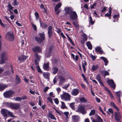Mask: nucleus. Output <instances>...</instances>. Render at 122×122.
I'll return each instance as SVG.
<instances>
[{
    "instance_id": "nucleus-1",
    "label": "nucleus",
    "mask_w": 122,
    "mask_h": 122,
    "mask_svg": "<svg viewBox=\"0 0 122 122\" xmlns=\"http://www.w3.org/2000/svg\"><path fill=\"white\" fill-rule=\"evenodd\" d=\"M1 112L2 114L4 117H7L8 115L12 118L15 117L13 114L12 112L5 109H2Z\"/></svg>"
},
{
    "instance_id": "nucleus-2",
    "label": "nucleus",
    "mask_w": 122,
    "mask_h": 122,
    "mask_svg": "<svg viewBox=\"0 0 122 122\" xmlns=\"http://www.w3.org/2000/svg\"><path fill=\"white\" fill-rule=\"evenodd\" d=\"M15 94V92L14 91L10 90L4 93L3 95L5 98H10L14 96Z\"/></svg>"
},
{
    "instance_id": "nucleus-3",
    "label": "nucleus",
    "mask_w": 122,
    "mask_h": 122,
    "mask_svg": "<svg viewBox=\"0 0 122 122\" xmlns=\"http://www.w3.org/2000/svg\"><path fill=\"white\" fill-rule=\"evenodd\" d=\"M60 97L61 99L66 101H69L71 100V95L66 92H63V94L61 95Z\"/></svg>"
},
{
    "instance_id": "nucleus-4",
    "label": "nucleus",
    "mask_w": 122,
    "mask_h": 122,
    "mask_svg": "<svg viewBox=\"0 0 122 122\" xmlns=\"http://www.w3.org/2000/svg\"><path fill=\"white\" fill-rule=\"evenodd\" d=\"M38 35L39 37L36 36L35 38L36 40L38 43H40L45 40V34L44 32H42L39 33Z\"/></svg>"
},
{
    "instance_id": "nucleus-5",
    "label": "nucleus",
    "mask_w": 122,
    "mask_h": 122,
    "mask_svg": "<svg viewBox=\"0 0 122 122\" xmlns=\"http://www.w3.org/2000/svg\"><path fill=\"white\" fill-rule=\"evenodd\" d=\"M0 56L1 59L0 60V64H1L4 63L5 61L8 59L6 52L5 51L2 52Z\"/></svg>"
},
{
    "instance_id": "nucleus-6",
    "label": "nucleus",
    "mask_w": 122,
    "mask_h": 122,
    "mask_svg": "<svg viewBox=\"0 0 122 122\" xmlns=\"http://www.w3.org/2000/svg\"><path fill=\"white\" fill-rule=\"evenodd\" d=\"M59 78L60 79L59 83L60 84H62L65 81V78L64 77L61 76L59 77L58 76H56L54 79V83L57 82V81L58 80Z\"/></svg>"
},
{
    "instance_id": "nucleus-7",
    "label": "nucleus",
    "mask_w": 122,
    "mask_h": 122,
    "mask_svg": "<svg viewBox=\"0 0 122 122\" xmlns=\"http://www.w3.org/2000/svg\"><path fill=\"white\" fill-rule=\"evenodd\" d=\"M6 38L10 41H12L14 39L13 33L10 32H8L6 35Z\"/></svg>"
},
{
    "instance_id": "nucleus-8",
    "label": "nucleus",
    "mask_w": 122,
    "mask_h": 122,
    "mask_svg": "<svg viewBox=\"0 0 122 122\" xmlns=\"http://www.w3.org/2000/svg\"><path fill=\"white\" fill-rule=\"evenodd\" d=\"M76 111L79 112H80L83 115L86 113V112L85 111V107L84 106H79L76 110Z\"/></svg>"
},
{
    "instance_id": "nucleus-9",
    "label": "nucleus",
    "mask_w": 122,
    "mask_h": 122,
    "mask_svg": "<svg viewBox=\"0 0 122 122\" xmlns=\"http://www.w3.org/2000/svg\"><path fill=\"white\" fill-rule=\"evenodd\" d=\"M69 15L70 18L71 20H76L77 18V15L74 11H73Z\"/></svg>"
},
{
    "instance_id": "nucleus-10",
    "label": "nucleus",
    "mask_w": 122,
    "mask_h": 122,
    "mask_svg": "<svg viewBox=\"0 0 122 122\" xmlns=\"http://www.w3.org/2000/svg\"><path fill=\"white\" fill-rule=\"evenodd\" d=\"M107 83L111 86L114 89L115 88L116 86L114 83L113 81L112 80H108L107 81Z\"/></svg>"
},
{
    "instance_id": "nucleus-11",
    "label": "nucleus",
    "mask_w": 122,
    "mask_h": 122,
    "mask_svg": "<svg viewBox=\"0 0 122 122\" xmlns=\"http://www.w3.org/2000/svg\"><path fill=\"white\" fill-rule=\"evenodd\" d=\"M72 121L73 122H78L80 120V118L78 115H74L71 117Z\"/></svg>"
},
{
    "instance_id": "nucleus-12",
    "label": "nucleus",
    "mask_w": 122,
    "mask_h": 122,
    "mask_svg": "<svg viewBox=\"0 0 122 122\" xmlns=\"http://www.w3.org/2000/svg\"><path fill=\"white\" fill-rule=\"evenodd\" d=\"M61 4L59 3L57 5L55 6V11L56 13V14H58L60 12V10H58L59 8L61 7Z\"/></svg>"
},
{
    "instance_id": "nucleus-13",
    "label": "nucleus",
    "mask_w": 122,
    "mask_h": 122,
    "mask_svg": "<svg viewBox=\"0 0 122 122\" xmlns=\"http://www.w3.org/2000/svg\"><path fill=\"white\" fill-rule=\"evenodd\" d=\"M11 108L13 109L17 110L20 107V104L16 103H12L11 105Z\"/></svg>"
},
{
    "instance_id": "nucleus-14",
    "label": "nucleus",
    "mask_w": 122,
    "mask_h": 122,
    "mask_svg": "<svg viewBox=\"0 0 122 122\" xmlns=\"http://www.w3.org/2000/svg\"><path fill=\"white\" fill-rule=\"evenodd\" d=\"M32 50L36 52H41V47L38 46L34 47L32 48Z\"/></svg>"
},
{
    "instance_id": "nucleus-15",
    "label": "nucleus",
    "mask_w": 122,
    "mask_h": 122,
    "mask_svg": "<svg viewBox=\"0 0 122 122\" xmlns=\"http://www.w3.org/2000/svg\"><path fill=\"white\" fill-rule=\"evenodd\" d=\"M115 119L118 122H119V120L121 118V116L120 113L118 112L115 113Z\"/></svg>"
},
{
    "instance_id": "nucleus-16",
    "label": "nucleus",
    "mask_w": 122,
    "mask_h": 122,
    "mask_svg": "<svg viewBox=\"0 0 122 122\" xmlns=\"http://www.w3.org/2000/svg\"><path fill=\"white\" fill-rule=\"evenodd\" d=\"M73 8L70 7H66L64 9V10L65 11L66 14L69 15L73 11Z\"/></svg>"
},
{
    "instance_id": "nucleus-17",
    "label": "nucleus",
    "mask_w": 122,
    "mask_h": 122,
    "mask_svg": "<svg viewBox=\"0 0 122 122\" xmlns=\"http://www.w3.org/2000/svg\"><path fill=\"white\" fill-rule=\"evenodd\" d=\"M11 72L9 71H6L3 73V75L5 76L9 75L10 74L14 73V72L13 70V68L12 66L11 65Z\"/></svg>"
},
{
    "instance_id": "nucleus-18",
    "label": "nucleus",
    "mask_w": 122,
    "mask_h": 122,
    "mask_svg": "<svg viewBox=\"0 0 122 122\" xmlns=\"http://www.w3.org/2000/svg\"><path fill=\"white\" fill-rule=\"evenodd\" d=\"M79 93V91L77 89H73L71 92V94L73 96H76Z\"/></svg>"
},
{
    "instance_id": "nucleus-19",
    "label": "nucleus",
    "mask_w": 122,
    "mask_h": 122,
    "mask_svg": "<svg viewBox=\"0 0 122 122\" xmlns=\"http://www.w3.org/2000/svg\"><path fill=\"white\" fill-rule=\"evenodd\" d=\"M8 86L7 84H5L3 83L0 84V91H2L4 89L6 88Z\"/></svg>"
},
{
    "instance_id": "nucleus-20",
    "label": "nucleus",
    "mask_w": 122,
    "mask_h": 122,
    "mask_svg": "<svg viewBox=\"0 0 122 122\" xmlns=\"http://www.w3.org/2000/svg\"><path fill=\"white\" fill-rule=\"evenodd\" d=\"M52 49V47H50L49 50L46 51L45 55L47 57H49L51 56Z\"/></svg>"
},
{
    "instance_id": "nucleus-21",
    "label": "nucleus",
    "mask_w": 122,
    "mask_h": 122,
    "mask_svg": "<svg viewBox=\"0 0 122 122\" xmlns=\"http://www.w3.org/2000/svg\"><path fill=\"white\" fill-rule=\"evenodd\" d=\"M27 58V56L22 55L19 56L18 59L20 61H23L26 59Z\"/></svg>"
},
{
    "instance_id": "nucleus-22",
    "label": "nucleus",
    "mask_w": 122,
    "mask_h": 122,
    "mask_svg": "<svg viewBox=\"0 0 122 122\" xmlns=\"http://www.w3.org/2000/svg\"><path fill=\"white\" fill-rule=\"evenodd\" d=\"M39 22L40 23V25L43 28L45 29L48 26V25L46 23H43L41 21V19L39 20Z\"/></svg>"
},
{
    "instance_id": "nucleus-23",
    "label": "nucleus",
    "mask_w": 122,
    "mask_h": 122,
    "mask_svg": "<svg viewBox=\"0 0 122 122\" xmlns=\"http://www.w3.org/2000/svg\"><path fill=\"white\" fill-rule=\"evenodd\" d=\"M49 62H48L47 63L44 64L43 66V67L44 69L45 70L47 71L49 70Z\"/></svg>"
},
{
    "instance_id": "nucleus-24",
    "label": "nucleus",
    "mask_w": 122,
    "mask_h": 122,
    "mask_svg": "<svg viewBox=\"0 0 122 122\" xmlns=\"http://www.w3.org/2000/svg\"><path fill=\"white\" fill-rule=\"evenodd\" d=\"M96 51L99 53L101 54H104L103 51L102 50L101 48L100 47L97 46L95 48Z\"/></svg>"
},
{
    "instance_id": "nucleus-25",
    "label": "nucleus",
    "mask_w": 122,
    "mask_h": 122,
    "mask_svg": "<svg viewBox=\"0 0 122 122\" xmlns=\"http://www.w3.org/2000/svg\"><path fill=\"white\" fill-rule=\"evenodd\" d=\"M52 27L51 26H50L49 27L48 29V33L49 37H50L52 35Z\"/></svg>"
},
{
    "instance_id": "nucleus-26",
    "label": "nucleus",
    "mask_w": 122,
    "mask_h": 122,
    "mask_svg": "<svg viewBox=\"0 0 122 122\" xmlns=\"http://www.w3.org/2000/svg\"><path fill=\"white\" fill-rule=\"evenodd\" d=\"M82 66L83 69V71L84 72H85L86 70V65L87 63L85 61H83L82 62Z\"/></svg>"
},
{
    "instance_id": "nucleus-27",
    "label": "nucleus",
    "mask_w": 122,
    "mask_h": 122,
    "mask_svg": "<svg viewBox=\"0 0 122 122\" xmlns=\"http://www.w3.org/2000/svg\"><path fill=\"white\" fill-rule=\"evenodd\" d=\"M92 122H103L102 119L101 118L100 116H98L97 117V119L96 120L94 119L92 120Z\"/></svg>"
},
{
    "instance_id": "nucleus-28",
    "label": "nucleus",
    "mask_w": 122,
    "mask_h": 122,
    "mask_svg": "<svg viewBox=\"0 0 122 122\" xmlns=\"http://www.w3.org/2000/svg\"><path fill=\"white\" fill-rule=\"evenodd\" d=\"M34 56L35 58H36L35 60L39 61H40V58L41 57V56L39 55L37 53L35 54Z\"/></svg>"
},
{
    "instance_id": "nucleus-29",
    "label": "nucleus",
    "mask_w": 122,
    "mask_h": 122,
    "mask_svg": "<svg viewBox=\"0 0 122 122\" xmlns=\"http://www.w3.org/2000/svg\"><path fill=\"white\" fill-rule=\"evenodd\" d=\"M73 23L75 27L77 30H78L79 27V25L78 24V22L77 21H74L73 22Z\"/></svg>"
},
{
    "instance_id": "nucleus-30",
    "label": "nucleus",
    "mask_w": 122,
    "mask_h": 122,
    "mask_svg": "<svg viewBox=\"0 0 122 122\" xmlns=\"http://www.w3.org/2000/svg\"><path fill=\"white\" fill-rule=\"evenodd\" d=\"M100 58L101 59H102L105 62V65L107 66L108 63V61L107 59L103 57H101Z\"/></svg>"
},
{
    "instance_id": "nucleus-31",
    "label": "nucleus",
    "mask_w": 122,
    "mask_h": 122,
    "mask_svg": "<svg viewBox=\"0 0 122 122\" xmlns=\"http://www.w3.org/2000/svg\"><path fill=\"white\" fill-rule=\"evenodd\" d=\"M52 111H50L49 112L47 115L48 117L51 119H53V115L52 114Z\"/></svg>"
},
{
    "instance_id": "nucleus-32",
    "label": "nucleus",
    "mask_w": 122,
    "mask_h": 122,
    "mask_svg": "<svg viewBox=\"0 0 122 122\" xmlns=\"http://www.w3.org/2000/svg\"><path fill=\"white\" fill-rule=\"evenodd\" d=\"M86 45L88 49L91 50L92 49V45L89 41L87 42Z\"/></svg>"
},
{
    "instance_id": "nucleus-33",
    "label": "nucleus",
    "mask_w": 122,
    "mask_h": 122,
    "mask_svg": "<svg viewBox=\"0 0 122 122\" xmlns=\"http://www.w3.org/2000/svg\"><path fill=\"white\" fill-rule=\"evenodd\" d=\"M43 75L45 78L46 79H47L49 78V73L47 72H45L43 73Z\"/></svg>"
},
{
    "instance_id": "nucleus-34",
    "label": "nucleus",
    "mask_w": 122,
    "mask_h": 122,
    "mask_svg": "<svg viewBox=\"0 0 122 122\" xmlns=\"http://www.w3.org/2000/svg\"><path fill=\"white\" fill-rule=\"evenodd\" d=\"M66 35L68 38L69 41L72 44L73 46H74V44L71 38L69 37V36L67 34H66Z\"/></svg>"
},
{
    "instance_id": "nucleus-35",
    "label": "nucleus",
    "mask_w": 122,
    "mask_h": 122,
    "mask_svg": "<svg viewBox=\"0 0 122 122\" xmlns=\"http://www.w3.org/2000/svg\"><path fill=\"white\" fill-rule=\"evenodd\" d=\"M80 101L83 103L86 102H87V100L83 97L80 98Z\"/></svg>"
},
{
    "instance_id": "nucleus-36",
    "label": "nucleus",
    "mask_w": 122,
    "mask_h": 122,
    "mask_svg": "<svg viewBox=\"0 0 122 122\" xmlns=\"http://www.w3.org/2000/svg\"><path fill=\"white\" fill-rule=\"evenodd\" d=\"M98 66L97 65H93L92 68V71H94L96 70L98 68Z\"/></svg>"
},
{
    "instance_id": "nucleus-37",
    "label": "nucleus",
    "mask_w": 122,
    "mask_h": 122,
    "mask_svg": "<svg viewBox=\"0 0 122 122\" xmlns=\"http://www.w3.org/2000/svg\"><path fill=\"white\" fill-rule=\"evenodd\" d=\"M111 106L112 107H113L115 108L118 111L119 110V109L115 105L114 103L113 102H111Z\"/></svg>"
},
{
    "instance_id": "nucleus-38",
    "label": "nucleus",
    "mask_w": 122,
    "mask_h": 122,
    "mask_svg": "<svg viewBox=\"0 0 122 122\" xmlns=\"http://www.w3.org/2000/svg\"><path fill=\"white\" fill-rule=\"evenodd\" d=\"M102 73L105 76L106 75H108L109 74V72L105 70L102 71Z\"/></svg>"
},
{
    "instance_id": "nucleus-39",
    "label": "nucleus",
    "mask_w": 122,
    "mask_h": 122,
    "mask_svg": "<svg viewBox=\"0 0 122 122\" xmlns=\"http://www.w3.org/2000/svg\"><path fill=\"white\" fill-rule=\"evenodd\" d=\"M13 100H15L16 101L20 102L21 101V98L20 97H14L13 98Z\"/></svg>"
},
{
    "instance_id": "nucleus-40",
    "label": "nucleus",
    "mask_w": 122,
    "mask_h": 122,
    "mask_svg": "<svg viewBox=\"0 0 122 122\" xmlns=\"http://www.w3.org/2000/svg\"><path fill=\"white\" fill-rule=\"evenodd\" d=\"M15 81H16V83L19 84L20 82V79L19 77L17 76H16Z\"/></svg>"
},
{
    "instance_id": "nucleus-41",
    "label": "nucleus",
    "mask_w": 122,
    "mask_h": 122,
    "mask_svg": "<svg viewBox=\"0 0 122 122\" xmlns=\"http://www.w3.org/2000/svg\"><path fill=\"white\" fill-rule=\"evenodd\" d=\"M61 102V108L64 109L65 108H66V106L64 102Z\"/></svg>"
},
{
    "instance_id": "nucleus-42",
    "label": "nucleus",
    "mask_w": 122,
    "mask_h": 122,
    "mask_svg": "<svg viewBox=\"0 0 122 122\" xmlns=\"http://www.w3.org/2000/svg\"><path fill=\"white\" fill-rule=\"evenodd\" d=\"M36 68L37 69L39 73H42V71L41 70L39 65L37 66H36Z\"/></svg>"
},
{
    "instance_id": "nucleus-43",
    "label": "nucleus",
    "mask_w": 122,
    "mask_h": 122,
    "mask_svg": "<svg viewBox=\"0 0 122 122\" xmlns=\"http://www.w3.org/2000/svg\"><path fill=\"white\" fill-rule=\"evenodd\" d=\"M89 23H90L92 25H93L94 24V22L93 20H92V19L91 16L89 17Z\"/></svg>"
},
{
    "instance_id": "nucleus-44",
    "label": "nucleus",
    "mask_w": 122,
    "mask_h": 122,
    "mask_svg": "<svg viewBox=\"0 0 122 122\" xmlns=\"http://www.w3.org/2000/svg\"><path fill=\"white\" fill-rule=\"evenodd\" d=\"M7 6L9 8V10H13V7H12L10 3H8V5H7Z\"/></svg>"
},
{
    "instance_id": "nucleus-45",
    "label": "nucleus",
    "mask_w": 122,
    "mask_h": 122,
    "mask_svg": "<svg viewBox=\"0 0 122 122\" xmlns=\"http://www.w3.org/2000/svg\"><path fill=\"white\" fill-rule=\"evenodd\" d=\"M95 112V110H91L90 113L89 114L90 116L94 115Z\"/></svg>"
},
{
    "instance_id": "nucleus-46",
    "label": "nucleus",
    "mask_w": 122,
    "mask_h": 122,
    "mask_svg": "<svg viewBox=\"0 0 122 122\" xmlns=\"http://www.w3.org/2000/svg\"><path fill=\"white\" fill-rule=\"evenodd\" d=\"M75 103H72L70 104V106L72 109L75 110V108L74 106Z\"/></svg>"
},
{
    "instance_id": "nucleus-47",
    "label": "nucleus",
    "mask_w": 122,
    "mask_h": 122,
    "mask_svg": "<svg viewBox=\"0 0 122 122\" xmlns=\"http://www.w3.org/2000/svg\"><path fill=\"white\" fill-rule=\"evenodd\" d=\"M108 93L110 95V97H111L112 99H114V96H113L112 94L111 93V92H110V91H108Z\"/></svg>"
},
{
    "instance_id": "nucleus-48",
    "label": "nucleus",
    "mask_w": 122,
    "mask_h": 122,
    "mask_svg": "<svg viewBox=\"0 0 122 122\" xmlns=\"http://www.w3.org/2000/svg\"><path fill=\"white\" fill-rule=\"evenodd\" d=\"M69 86V84H68L62 86V87L63 89H66Z\"/></svg>"
},
{
    "instance_id": "nucleus-49",
    "label": "nucleus",
    "mask_w": 122,
    "mask_h": 122,
    "mask_svg": "<svg viewBox=\"0 0 122 122\" xmlns=\"http://www.w3.org/2000/svg\"><path fill=\"white\" fill-rule=\"evenodd\" d=\"M19 3L17 0H14L13 2V5L15 6L18 5Z\"/></svg>"
},
{
    "instance_id": "nucleus-50",
    "label": "nucleus",
    "mask_w": 122,
    "mask_h": 122,
    "mask_svg": "<svg viewBox=\"0 0 122 122\" xmlns=\"http://www.w3.org/2000/svg\"><path fill=\"white\" fill-rule=\"evenodd\" d=\"M83 36V39L84 40V41H86L87 40V36L86 34L84 33H83V34L82 35Z\"/></svg>"
},
{
    "instance_id": "nucleus-51",
    "label": "nucleus",
    "mask_w": 122,
    "mask_h": 122,
    "mask_svg": "<svg viewBox=\"0 0 122 122\" xmlns=\"http://www.w3.org/2000/svg\"><path fill=\"white\" fill-rule=\"evenodd\" d=\"M96 56H93L91 54L90 57L91 58L93 61L95 60L96 58Z\"/></svg>"
},
{
    "instance_id": "nucleus-52",
    "label": "nucleus",
    "mask_w": 122,
    "mask_h": 122,
    "mask_svg": "<svg viewBox=\"0 0 122 122\" xmlns=\"http://www.w3.org/2000/svg\"><path fill=\"white\" fill-rule=\"evenodd\" d=\"M116 95L118 97H120L122 95V93L120 91L117 92H116Z\"/></svg>"
},
{
    "instance_id": "nucleus-53",
    "label": "nucleus",
    "mask_w": 122,
    "mask_h": 122,
    "mask_svg": "<svg viewBox=\"0 0 122 122\" xmlns=\"http://www.w3.org/2000/svg\"><path fill=\"white\" fill-rule=\"evenodd\" d=\"M96 79L98 81L101 80L100 76L99 75H98L96 77Z\"/></svg>"
},
{
    "instance_id": "nucleus-54",
    "label": "nucleus",
    "mask_w": 122,
    "mask_h": 122,
    "mask_svg": "<svg viewBox=\"0 0 122 122\" xmlns=\"http://www.w3.org/2000/svg\"><path fill=\"white\" fill-rule=\"evenodd\" d=\"M54 101L55 103L57 105L59 103V101L58 99L57 98H56L54 99Z\"/></svg>"
},
{
    "instance_id": "nucleus-55",
    "label": "nucleus",
    "mask_w": 122,
    "mask_h": 122,
    "mask_svg": "<svg viewBox=\"0 0 122 122\" xmlns=\"http://www.w3.org/2000/svg\"><path fill=\"white\" fill-rule=\"evenodd\" d=\"M47 100L50 102L52 103H53L52 100V98L50 97H48L47 98Z\"/></svg>"
},
{
    "instance_id": "nucleus-56",
    "label": "nucleus",
    "mask_w": 122,
    "mask_h": 122,
    "mask_svg": "<svg viewBox=\"0 0 122 122\" xmlns=\"http://www.w3.org/2000/svg\"><path fill=\"white\" fill-rule=\"evenodd\" d=\"M108 112L112 114V115L113 116V111L112 109L111 108H109L108 110Z\"/></svg>"
},
{
    "instance_id": "nucleus-57",
    "label": "nucleus",
    "mask_w": 122,
    "mask_h": 122,
    "mask_svg": "<svg viewBox=\"0 0 122 122\" xmlns=\"http://www.w3.org/2000/svg\"><path fill=\"white\" fill-rule=\"evenodd\" d=\"M58 71V68L56 67H54V74H56Z\"/></svg>"
},
{
    "instance_id": "nucleus-58",
    "label": "nucleus",
    "mask_w": 122,
    "mask_h": 122,
    "mask_svg": "<svg viewBox=\"0 0 122 122\" xmlns=\"http://www.w3.org/2000/svg\"><path fill=\"white\" fill-rule=\"evenodd\" d=\"M34 30H35L36 31L37 30V27L36 25L32 23L31 24Z\"/></svg>"
},
{
    "instance_id": "nucleus-59",
    "label": "nucleus",
    "mask_w": 122,
    "mask_h": 122,
    "mask_svg": "<svg viewBox=\"0 0 122 122\" xmlns=\"http://www.w3.org/2000/svg\"><path fill=\"white\" fill-rule=\"evenodd\" d=\"M49 89V88L48 86H46L45 87V88L44 89L43 91L44 92H47L48 89Z\"/></svg>"
},
{
    "instance_id": "nucleus-60",
    "label": "nucleus",
    "mask_w": 122,
    "mask_h": 122,
    "mask_svg": "<svg viewBox=\"0 0 122 122\" xmlns=\"http://www.w3.org/2000/svg\"><path fill=\"white\" fill-rule=\"evenodd\" d=\"M64 114L66 116L67 118H68V115L69 114V113L68 112H64Z\"/></svg>"
},
{
    "instance_id": "nucleus-61",
    "label": "nucleus",
    "mask_w": 122,
    "mask_h": 122,
    "mask_svg": "<svg viewBox=\"0 0 122 122\" xmlns=\"http://www.w3.org/2000/svg\"><path fill=\"white\" fill-rule=\"evenodd\" d=\"M39 61H40L35 60L34 62L35 65L37 66L39 65Z\"/></svg>"
},
{
    "instance_id": "nucleus-62",
    "label": "nucleus",
    "mask_w": 122,
    "mask_h": 122,
    "mask_svg": "<svg viewBox=\"0 0 122 122\" xmlns=\"http://www.w3.org/2000/svg\"><path fill=\"white\" fill-rule=\"evenodd\" d=\"M111 15V13H107L105 14V16H107L108 17H110Z\"/></svg>"
},
{
    "instance_id": "nucleus-63",
    "label": "nucleus",
    "mask_w": 122,
    "mask_h": 122,
    "mask_svg": "<svg viewBox=\"0 0 122 122\" xmlns=\"http://www.w3.org/2000/svg\"><path fill=\"white\" fill-rule=\"evenodd\" d=\"M12 103H7L6 104L8 106V107H10L11 108V105H12Z\"/></svg>"
},
{
    "instance_id": "nucleus-64",
    "label": "nucleus",
    "mask_w": 122,
    "mask_h": 122,
    "mask_svg": "<svg viewBox=\"0 0 122 122\" xmlns=\"http://www.w3.org/2000/svg\"><path fill=\"white\" fill-rule=\"evenodd\" d=\"M29 103L30 105L32 106H33L35 105V103L33 102H30Z\"/></svg>"
}]
</instances>
